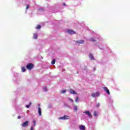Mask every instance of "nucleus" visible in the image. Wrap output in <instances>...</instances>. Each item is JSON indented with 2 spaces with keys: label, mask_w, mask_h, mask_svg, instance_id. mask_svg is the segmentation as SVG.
I'll return each mask as SVG.
<instances>
[{
  "label": "nucleus",
  "mask_w": 130,
  "mask_h": 130,
  "mask_svg": "<svg viewBox=\"0 0 130 130\" xmlns=\"http://www.w3.org/2000/svg\"><path fill=\"white\" fill-rule=\"evenodd\" d=\"M99 106H100V104H99V103H98L96 105V107H99Z\"/></svg>",
  "instance_id": "cd10ccee"
},
{
  "label": "nucleus",
  "mask_w": 130,
  "mask_h": 130,
  "mask_svg": "<svg viewBox=\"0 0 130 130\" xmlns=\"http://www.w3.org/2000/svg\"><path fill=\"white\" fill-rule=\"evenodd\" d=\"M66 92H67V90H61V93L62 94H64V93H66Z\"/></svg>",
  "instance_id": "aec40b11"
},
{
  "label": "nucleus",
  "mask_w": 130,
  "mask_h": 130,
  "mask_svg": "<svg viewBox=\"0 0 130 130\" xmlns=\"http://www.w3.org/2000/svg\"><path fill=\"white\" fill-rule=\"evenodd\" d=\"M66 3L63 4V6H66Z\"/></svg>",
  "instance_id": "2f4dec72"
},
{
  "label": "nucleus",
  "mask_w": 130,
  "mask_h": 130,
  "mask_svg": "<svg viewBox=\"0 0 130 130\" xmlns=\"http://www.w3.org/2000/svg\"><path fill=\"white\" fill-rule=\"evenodd\" d=\"M28 124H29V121H26L25 122L21 124V126H22V127H26V126H28Z\"/></svg>",
  "instance_id": "f03ea898"
},
{
  "label": "nucleus",
  "mask_w": 130,
  "mask_h": 130,
  "mask_svg": "<svg viewBox=\"0 0 130 130\" xmlns=\"http://www.w3.org/2000/svg\"><path fill=\"white\" fill-rule=\"evenodd\" d=\"M89 58L91 59V60H94V59H95V58H94V56H93L92 53L89 54Z\"/></svg>",
  "instance_id": "9b49d317"
},
{
  "label": "nucleus",
  "mask_w": 130,
  "mask_h": 130,
  "mask_svg": "<svg viewBox=\"0 0 130 130\" xmlns=\"http://www.w3.org/2000/svg\"><path fill=\"white\" fill-rule=\"evenodd\" d=\"M20 118H21V116H18V119H20Z\"/></svg>",
  "instance_id": "c756f323"
},
{
  "label": "nucleus",
  "mask_w": 130,
  "mask_h": 130,
  "mask_svg": "<svg viewBox=\"0 0 130 130\" xmlns=\"http://www.w3.org/2000/svg\"><path fill=\"white\" fill-rule=\"evenodd\" d=\"M69 116L64 115L62 117L59 118V119H62V120L69 119Z\"/></svg>",
  "instance_id": "39448f33"
},
{
  "label": "nucleus",
  "mask_w": 130,
  "mask_h": 130,
  "mask_svg": "<svg viewBox=\"0 0 130 130\" xmlns=\"http://www.w3.org/2000/svg\"><path fill=\"white\" fill-rule=\"evenodd\" d=\"M30 130H34V128H33V126H31L30 128Z\"/></svg>",
  "instance_id": "c85d7f7f"
},
{
  "label": "nucleus",
  "mask_w": 130,
  "mask_h": 130,
  "mask_svg": "<svg viewBox=\"0 0 130 130\" xmlns=\"http://www.w3.org/2000/svg\"><path fill=\"white\" fill-rule=\"evenodd\" d=\"M55 61H56L55 59H53L52 60V61H51V63H52V64H54L55 63Z\"/></svg>",
  "instance_id": "dca6fc26"
},
{
  "label": "nucleus",
  "mask_w": 130,
  "mask_h": 130,
  "mask_svg": "<svg viewBox=\"0 0 130 130\" xmlns=\"http://www.w3.org/2000/svg\"><path fill=\"white\" fill-rule=\"evenodd\" d=\"M33 122H34V126H35V125H36V121H35V120H34V121H33Z\"/></svg>",
  "instance_id": "393cba45"
},
{
  "label": "nucleus",
  "mask_w": 130,
  "mask_h": 130,
  "mask_svg": "<svg viewBox=\"0 0 130 130\" xmlns=\"http://www.w3.org/2000/svg\"><path fill=\"white\" fill-rule=\"evenodd\" d=\"M31 104H32V103L30 102L29 105H27L26 106V107L27 108H29L30 107V106H31Z\"/></svg>",
  "instance_id": "2eb2a0df"
},
{
  "label": "nucleus",
  "mask_w": 130,
  "mask_h": 130,
  "mask_svg": "<svg viewBox=\"0 0 130 130\" xmlns=\"http://www.w3.org/2000/svg\"><path fill=\"white\" fill-rule=\"evenodd\" d=\"M67 33L70 34V35H72L73 34H76V32H75L74 30L72 29L67 30Z\"/></svg>",
  "instance_id": "20e7f679"
},
{
  "label": "nucleus",
  "mask_w": 130,
  "mask_h": 130,
  "mask_svg": "<svg viewBox=\"0 0 130 130\" xmlns=\"http://www.w3.org/2000/svg\"><path fill=\"white\" fill-rule=\"evenodd\" d=\"M26 68L28 70V71H31V70L34 68V64L29 63L26 65Z\"/></svg>",
  "instance_id": "f257e3e1"
},
{
  "label": "nucleus",
  "mask_w": 130,
  "mask_h": 130,
  "mask_svg": "<svg viewBox=\"0 0 130 130\" xmlns=\"http://www.w3.org/2000/svg\"><path fill=\"white\" fill-rule=\"evenodd\" d=\"M29 7H30L29 5H26V10H28V9H29Z\"/></svg>",
  "instance_id": "a878e982"
},
{
  "label": "nucleus",
  "mask_w": 130,
  "mask_h": 130,
  "mask_svg": "<svg viewBox=\"0 0 130 130\" xmlns=\"http://www.w3.org/2000/svg\"><path fill=\"white\" fill-rule=\"evenodd\" d=\"M79 129L81 130H86V127L84 125H81L79 126Z\"/></svg>",
  "instance_id": "6e6552de"
},
{
  "label": "nucleus",
  "mask_w": 130,
  "mask_h": 130,
  "mask_svg": "<svg viewBox=\"0 0 130 130\" xmlns=\"http://www.w3.org/2000/svg\"><path fill=\"white\" fill-rule=\"evenodd\" d=\"M96 97H99V96H100V92L99 91L96 92Z\"/></svg>",
  "instance_id": "f3484780"
},
{
  "label": "nucleus",
  "mask_w": 130,
  "mask_h": 130,
  "mask_svg": "<svg viewBox=\"0 0 130 130\" xmlns=\"http://www.w3.org/2000/svg\"><path fill=\"white\" fill-rule=\"evenodd\" d=\"M44 91H45V92H47V87H44Z\"/></svg>",
  "instance_id": "4be33fe9"
},
{
  "label": "nucleus",
  "mask_w": 130,
  "mask_h": 130,
  "mask_svg": "<svg viewBox=\"0 0 130 130\" xmlns=\"http://www.w3.org/2000/svg\"><path fill=\"white\" fill-rule=\"evenodd\" d=\"M38 113H39V115L40 116H41L42 112H41V108H40V107H38Z\"/></svg>",
  "instance_id": "9d476101"
},
{
  "label": "nucleus",
  "mask_w": 130,
  "mask_h": 130,
  "mask_svg": "<svg viewBox=\"0 0 130 130\" xmlns=\"http://www.w3.org/2000/svg\"><path fill=\"white\" fill-rule=\"evenodd\" d=\"M91 97H92L93 98H95V97H96V93H93L92 94H91Z\"/></svg>",
  "instance_id": "ddd939ff"
},
{
  "label": "nucleus",
  "mask_w": 130,
  "mask_h": 130,
  "mask_svg": "<svg viewBox=\"0 0 130 130\" xmlns=\"http://www.w3.org/2000/svg\"><path fill=\"white\" fill-rule=\"evenodd\" d=\"M74 110H75V111H77V110H78V107H77V106H75V107H74Z\"/></svg>",
  "instance_id": "6ab92c4d"
},
{
  "label": "nucleus",
  "mask_w": 130,
  "mask_h": 130,
  "mask_svg": "<svg viewBox=\"0 0 130 130\" xmlns=\"http://www.w3.org/2000/svg\"><path fill=\"white\" fill-rule=\"evenodd\" d=\"M91 41H93V42H95V40L94 38H91Z\"/></svg>",
  "instance_id": "b1692460"
},
{
  "label": "nucleus",
  "mask_w": 130,
  "mask_h": 130,
  "mask_svg": "<svg viewBox=\"0 0 130 130\" xmlns=\"http://www.w3.org/2000/svg\"><path fill=\"white\" fill-rule=\"evenodd\" d=\"M75 102H79V96L76 97Z\"/></svg>",
  "instance_id": "412c9836"
},
{
  "label": "nucleus",
  "mask_w": 130,
  "mask_h": 130,
  "mask_svg": "<svg viewBox=\"0 0 130 130\" xmlns=\"http://www.w3.org/2000/svg\"><path fill=\"white\" fill-rule=\"evenodd\" d=\"M36 29H41V26L40 25H38Z\"/></svg>",
  "instance_id": "a211bd4d"
},
{
  "label": "nucleus",
  "mask_w": 130,
  "mask_h": 130,
  "mask_svg": "<svg viewBox=\"0 0 130 130\" xmlns=\"http://www.w3.org/2000/svg\"><path fill=\"white\" fill-rule=\"evenodd\" d=\"M38 107H40V104L38 105Z\"/></svg>",
  "instance_id": "7c9ffc66"
},
{
  "label": "nucleus",
  "mask_w": 130,
  "mask_h": 130,
  "mask_svg": "<svg viewBox=\"0 0 130 130\" xmlns=\"http://www.w3.org/2000/svg\"><path fill=\"white\" fill-rule=\"evenodd\" d=\"M103 89L106 92H107L108 95H110V91H109V89L106 87H103Z\"/></svg>",
  "instance_id": "423d86ee"
},
{
  "label": "nucleus",
  "mask_w": 130,
  "mask_h": 130,
  "mask_svg": "<svg viewBox=\"0 0 130 130\" xmlns=\"http://www.w3.org/2000/svg\"><path fill=\"white\" fill-rule=\"evenodd\" d=\"M94 116H97V112L96 111H94L93 113Z\"/></svg>",
  "instance_id": "5701e85b"
},
{
  "label": "nucleus",
  "mask_w": 130,
  "mask_h": 130,
  "mask_svg": "<svg viewBox=\"0 0 130 130\" xmlns=\"http://www.w3.org/2000/svg\"><path fill=\"white\" fill-rule=\"evenodd\" d=\"M69 101H70L71 102H73V101H74V100H73V99L69 98Z\"/></svg>",
  "instance_id": "bb28decb"
},
{
  "label": "nucleus",
  "mask_w": 130,
  "mask_h": 130,
  "mask_svg": "<svg viewBox=\"0 0 130 130\" xmlns=\"http://www.w3.org/2000/svg\"><path fill=\"white\" fill-rule=\"evenodd\" d=\"M83 113H85L88 115L89 118H92V114H91L89 111H85Z\"/></svg>",
  "instance_id": "7ed1b4c3"
},
{
  "label": "nucleus",
  "mask_w": 130,
  "mask_h": 130,
  "mask_svg": "<svg viewBox=\"0 0 130 130\" xmlns=\"http://www.w3.org/2000/svg\"><path fill=\"white\" fill-rule=\"evenodd\" d=\"M70 93L71 94H74L75 95H77V92H76V91H75V90H73V89H70Z\"/></svg>",
  "instance_id": "1a4fd4ad"
},
{
  "label": "nucleus",
  "mask_w": 130,
  "mask_h": 130,
  "mask_svg": "<svg viewBox=\"0 0 130 130\" xmlns=\"http://www.w3.org/2000/svg\"><path fill=\"white\" fill-rule=\"evenodd\" d=\"M76 43L77 44H84V43H85V41L82 40L79 41H76Z\"/></svg>",
  "instance_id": "0eeeda50"
},
{
  "label": "nucleus",
  "mask_w": 130,
  "mask_h": 130,
  "mask_svg": "<svg viewBox=\"0 0 130 130\" xmlns=\"http://www.w3.org/2000/svg\"><path fill=\"white\" fill-rule=\"evenodd\" d=\"M38 37V35L37 34H34V37H33L34 39H37Z\"/></svg>",
  "instance_id": "f8f14e48"
},
{
  "label": "nucleus",
  "mask_w": 130,
  "mask_h": 130,
  "mask_svg": "<svg viewBox=\"0 0 130 130\" xmlns=\"http://www.w3.org/2000/svg\"><path fill=\"white\" fill-rule=\"evenodd\" d=\"M21 71L23 72H26V69H25L24 67H23L21 68Z\"/></svg>",
  "instance_id": "4468645a"
}]
</instances>
